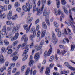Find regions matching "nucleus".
<instances>
[{
  "instance_id": "nucleus-18",
  "label": "nucleus",
  "mask_w": 75,
  "mask_h": 75,
  "mask_svg": "<svg viewBox=\"0 0 75 75\" xmlns=\"http://www.w3.org/2000/svg\"><path fill=\"white\" fill-rule=\"evenodd\" d=\"M28 25H25L23 26V28L26 30V33H28Z\"/></svg>"
},
{
  "instance_id": "nucleus-6",
  "label": "nucleus",
  "mask_w": 75,
  "mask_h": 75,
  "mask_svg": "<svg viewBox=\"0 0 75 75\" xmlns=\"http://www.w3.org/2000/svg\"><path fill=\"white\" fill-rule=\"evenodd\" d=\"M52 51V48L51 47L50 48L48 52L46 51L45 52L44 54V58H46L47 56H50V55H51V54Z\"/></svg>"
},
{
  "instance_id": "nucleus-17",
  "label": "nucleus",
  "mask_w": 75,
  "mask_h": 75,
  "mask_svg": "<svg viewBox=\"0 0 75 75\" xmlns=\"http://www.w3.org/2000/svg\"><path fill=\"white\" fill-rule=\"evenodd\" d=\"M4 62V57L3 55L1 54L0 56V64H3Z\"/></svg>"
},
{
  "instance_id": "nucleus-61",
  "label": "nucleus",
  "mask_w": 75,
  "mask_h": 75,
  "mask_svg": "<svg viewBox=\"0 0 75 75\" xmlns=\"http://www.w3.org/2000/svg\"><path fill=\"white\" fill-rule=\"evenodd\" d=\"M51 0H49L47 2V4L48 6H50L51 4Z\"/></svg>"
},
{
  "instance_id": "nucleus-13",
  "label": "nucleus",
  "mask_w": 75,
  "mask_h": 75,
  "mask_svg": "<svg viewBox=\"0 0 75 75\" xmlns=\"http://www.w3.org/2000/svg\"><path fill=\"white\" fill-rule=\"evenodd\" d=\"M50 12H47L46 9L44 10L43 12V16L45 17V18H49V14Z\"/></svg>"
},
{
  "instance_id": "nucleus-36",
  "label": "nucleus",
  "mask_w": 75,
  "mask_h": 75,
  "mask_svg": "<svg viewBox=\"0 0 75 75\" xmlns=\"http://www.w3.org/2000/svg\"><path fill=\"white\" fill-rule=\"evenodd\" d=\"M61 3H62V5H65L67 4V2H66V1L65 0H62V1H61Z\"/></svg>"
},
{
  "instance_id": "nucleus-20",
  "label": "nucleus",
  "mask_w": 75,
  "mask_h": 75,
  "mask_svg": "<svg viewBox=\"0 0 75 75\" xmlns=\"http://www.w3.org/2000/svg\"><path fill=\"white\" fill-rule=\"evenodd\" d=\"M56 3L57 4V7L58 8H59L60 7V4H61V2L59 0H56Z\"/></svg>"
},
{
  "instance_id": "nucleus-8",
  "label": "nucleus",
  "mask_w": 75,
  "mask_h": 75,
  "mask_svg": "<svg viewBox=\"0 0 75 75\" xmlns=\"http://www.w3.org/2000/svg\"><path fill=\"white\" fill-rule=\"evenodd\" d=\"M62 13V12L61 11V10H60L59 9H58V11H57V10L56 9H55L54 10V13L55 14L56 16H57V15H60Z\"/></svg>"
},
{
  "instance_id": "nucleus-49",
  "label": "nucleus",
  "mask_w": 75,
  "mask_h": 75,
  "mask_svg": "<svg viewBox=\"0 0 75 75\" xmlns=\"http://www.w3.org/2000/svg\"><path fill=\"white\" fill-rule=\"evenodd\" d=\"M8 36L11 38H12V37H13V35L12 34V33L11 32H10L8 33Z\"/></svg>"
},
{
  "instance_id": "nucleus-10",
  "label": "nucleus",
  "mask_w": 75,
  "mask_h": 75,
  "mask_svg": "<svg viewBox=\"0 0 75 75\" xmlns=\"http://www.w3.org/2000/svg\"><path fill=\"white\" fill-rule=\"evenodd\" d=\"M55 31L58 33V36L59 37H61V32L59 28L57 27L55 29Z\"/></svg>"
},
{
  "instance_id": "nucleus-28",
  "label": "nucleus",
  "mask_w": 75,
  "mask_h": 75,
  "mask_svg": "<svg viewBox=\"0 0 75 75\" xmlns=\"http://www.w3.org/2000/svg\"><path fill=\"white\" fill-rule=\"evenodd\" d=\"M41 48H42V46H38V45H36L35 47V49L37 50H41Z\"/></svg>"
},
{
  "instance_id": "nucleus-31",
  "label": "nucleus",
  "mask_w": 75,
  "mask_h": 75,
  "mask_svg": "<svg viewBox=\"0 0 75 75\" xmlns=\"http://www.w3.org/2000/svg\"><path fill=\"white\" fill-rule=\"evenodd\" d=\"M54 56L52 55L50 57L49 59V61L50 62H51L52 61H53V60H54Z\"/></svg>"
},
{
  "instance_id": "nucleus-41",
  "label": "nucleus",
  "mask_w": 75,
  "mask_h": 75,
  "mask_svg": "<svg viewBox=\"0 0 75 75\" xmlns=\"http://www.w3.org/2000/svg\"><path fill=\"white\" fill-rule=\"evenodd\" d=\"M33 7V5L32 4V3H30L29 6V9H31Z\"/></svg>"
},
{
  "instance_id": "nucleus-35",
  "label": "nucleus",
  "mask_w": 75,
  "mask_h": 75,
  "mask_svg": "<svg viewBox=\"0 0 75 75\" xmlns=\"http://www.w3.org/2000/svg\"><path fill=\"white\" fill-rule=\"evenodd\" d=\"M71 51H74V48H75V45H74V44L71 45Z\"/></svg>"
},
{
  "instance_id": "nucleus-22",
  "label": "nucleus",
  "mask_w": 75,
  "mask_h": 75,
  "mask_svg": "<svg viewBox=\"0 0 75 75\" xmlns=\"http://www.w3.org/2000/svg\"><path fill=\"white\" fill-rule=\"evenodd\" d=\"M0 18H1L2 20H4L6 18V14L5 13H0Z\"/></svg>"
},
{
  "instance_id": "nucleus-50",
  "label": "nucleus",
  "mask_w": 75,
  "mask_h": 75,
  "mask_svg": "<svg viewBox=\"0 0 75 75\" xmlns=\"http://www.w3.org/2000/svg\"><path fill=\"white\" fill-rule=\"evenodd\" d=\"M64 13H65L66 14H67V15H68V11L67 9L64 10Z\"/></svg>"
},
{
  "instance_id": "nucleus-30",
  "label": "nucleus",
  "mask_w": 75,
  "mask_h": 75,
  "mask_svg": "<svg viewBox=\"0 0 75 75\" xmlns=\"http://www.w3.org/2000/svg\"><path fill=\"white\" fill-rule=\"evenodd\" d=\"M46 33V30H45L43 31L42 32V33L41 35V37L42 38L45 36V35Z\"/></svg>"
},
{
  "instance_id": "nucleus-44",
  "label": "nucleus",
  "mask_w": 75,
  "mask_h": 75,
  "mask_svg": "<svg viewBox=\"0 0 75 75\" xmlns=\"http://www.w3.org/2000/svg\"><path fill=\"white\" fill-rule=\"evenodd\" d=\"M41 35V32L40 31H38L37 34V37H40Z\"/></svg>"
},
{
  "instance_id": "nucleus-55",
  "label": "nucleus",
  "mask_w": 75,
  "mask_h": 75,
  "mask_svg": "<svg viewBox=\"0 0 75 75\" xmlns=\"http://www.w3.org/2000/svg\"><path fill=\"white\" fill-rule=\"evenodd\" d=\"M0 37L1 38H3V37H4V34L1 33V32H0Z\"/></svg>"
},
{
  "instance_id": "nucleus-45",
  "label": "nucleus",
  "mask_w": 75,
  "mask_h": 75,
  "mask_svg": "<svg viewBox=\"0 0 75 75\" xmlns=\"http://www.w3.org/2000/svg\"><path fill=\"white\" fill-rule=\"evenodd\" d=\"M4 2L5 4H8L9 3V0H5Z\"/></svg>"
},
{
  "instance_id": "nucleus-48",
  "label": "nucleus",
  "mask_w": 75,
  "mask_h": 75,
  "mask_svg": "<svg viewBox=\"0 0 75 75\" xmlns=\"http://www.w3.org/2000/svg\"><path fill=\"white\" fill-rule=\"evenodd\" d=\"M10 67H14L15 66V63H12L10 64Z\"/></svg>"
},
{
  "instance_id": "nucleus-51",
  "label": "nucleus",
  "mask_w": 75,
  "mask_h": 75,
  "mask_svg": "<svg viewBox=\"0 0 75 75\" xmlns=\"http://www.w3.org/2000/svg\"><path fill=\"white\" fill-rule=\"evenodd\" d=\"M7 31H10L11 30L12 28H11L10 27H7Z\"/></svg>"
},
{
  "instance_id": "nucleus-56",
  "label": "nucleus",
  "mask_w": 75,
  "mask_h": 75,
  "mask_svg": "<svg viewBox=\"0 0 75 75\" xmlns=\"http://www.w3.org/2000/svg\"><path fill=\"white\" fill-rule=\"evenodd\" d=\"M6 26H4L2 29L3 32H5V31H6Z\"/></svg>"
},
{
  "instance_id": "nucleus-43",
  "label": "nucleus",
  "mask_w": 75,
  "mask_h": 75,
  "mask_svg": "<svg viewBox=\"0 0 75 75\" xmlns=\"http://www.w3.org/2000/svg\"><path fill=\"white\" fill-rule=\"evenodd\" d=\"M54 24L55 27H58V23L56 22H54Z\"/></svg>"
},
{
  "instance_id": "nucleus-64",
  "label": "nucleus",
  "mask_w": 75,
  "mask_h": 75,
  "mask_svg": "<svg viewBox=\"0 0 75 75\" xmlns=\"http://www.w3.org/2000/svg\"><path fill=\"white\" fill-rule=\"evenodd\" d=\"M33 47V43H31L30 44L29 47L30 48H32Z\"/></svg>"
},
{
  "instance_id": "nucleus-58",
  "label": "nucleus",
  "mask_w": 75,
  "mask_h": 75,
  "mask_svg": "<svg viewBox=\"0 0 75 75\" xmlns=\"http://www.w3.org/2000/svg\"><path fill=\"white\" fill-rule=\"evenodd\" d=\"M0 8H1V9L2 10V11H4V10H5V9H4V8L1 5H0Z\"/></svg>"
},
{
  "instance_id": "nucleus-29",
  "label": "nucleus",
  "mask_w": 75,
  "mask_h": 75,
  "mask_svg": "<svg viewBox=\"0 0 75 75\" xmlns=\"http://www.w3.org/2000/svg\"><path fill=\"white\" fill-rule=\"evenodd\" d=\"M50 72V69H49V67H47L46 68V71L45 72V73L46 74V75H50V74H49Z\"/></svg>"
},
{
  "instance_id": "nucleus-46",
  "label": "nucleus",
  "mask_w": 75,
  "mask_h": 75,
  "mask_svg": "<svg viewBox=\"0 0 75 75\" xmlns=\"http://www.w3.org/2000/svg\"><path fill=\"white\" fill-rule=\"evenodd\" d=\"M19 6V4L18 2H16L15 4V7H18Z\"/></svg>"
},
{
  "instance_id": "nucleus-25",
  "label": "nucleus",
  "mask_w": 75,
  "mask_h": 75,
  "mask_svg": "<svg viewBox=\"0 0 75 75\" xmlns=\"http://www.w3.org/2000/svg\"><path fill=\"white\" fill-rule=\"evenodd\" d=\"M4 42L5 45L7 46V45H9V42L8 41L7 39H5L4 40Z\"/></svg>"
},
{
  "instance_id": "nucleus-37",
  "label": "nucleus",
  "mask_w": 75,
  "mask_h": 75,
  "mask_svg": "<svg viewBox=\"0 0 75 75\" xmlns=\"http://www.w3.org/2000/svg\"><path fill=\"white\" fill-rule=\"evenodd\" d=\"M13 52V50L11 49H9V50L7 52V53L8 54H11Z\"/></svg>"
},
{
  "instance_id": "nucleus-4",
  "label": "nucleus",
  "mask_w": 75,
  "mask_h": 75,
  "mask_svg": "<svg viewBox=\"0 0 75 75\" xmlns=\"http://www.w3.org/2000/svg\"><path fill=\"white\" fill-rule=\"evenodd\" d=\"M52 35L53 38L52 42L54 44H56L58 42V40L57 38H56L55 34L54 31H52Z\"/></svg>"
},
{
  "instance_id": "nucleus-59",
  "label": "nucleus",
  "mask_w": 75,
  "mask_h": 75,
  "mask_svg": "<svg viewBox=\"0 0 75 75\" xmlns=\"http://www.w3.org/2000/svg\"><path fill=\"white\" fill-rule=\"evenodd\" d=\"M64 64L66 66H67L68 68V66H71L69 64V63L68 62H65L64 63Z\"/></svg>"
},
{
  "instance_id": "nucleus-26",
  "label": "nucleus",
  "mask_w": 75,
  "mask_h": 75,
  "mask_svg": "<svg viewBox=\"0 0 75 75\" xmlns=\"http://www.w3.org/2000/svg\"><path fill=\"white\" fill-rule=\"evenodd\" d=\"M66 41L67 42V43H68L69 42V40L67 38H64L63 40V44H65L66 43Z\"/></svg>"
},
{
  "instance_id": "nucleus-60",
  "label": "nucleus",
  "mask_w": 75,
  "mask_h": 75,
  "mask_svg": "<svg viewBox=\"0 0 75 75\" xmlns=\"http://www.w3.org/2000/svg\"><path fill=\"white\" fill-rule=\"evenodd\" d=\"M54 64H51L49 66V67L50 68H52V67H54Z\"/></svg>"
},
{
  "instance_id": "nucleus-19",
  "label": "nucleus",
  "mask_w": 75,
  "mask_h": 75,
  "mask_svg": "<svg viewBox=\"0 0 75 75\" xmlns=\"http://www.w3.org/2000/svg\"><path fill=\"white\" fill-rule=\"evenodd\" d=\"M69 29L68 28V27H67L66 29H64V34H66V35H68V32L69 31Z\"/></svg>"
},
{
  "instance_id": "nucleus-47",
  "label": "nucleus",
  "mask_w": 75,
  "mask_h": 75,
  "mask_svg": "<svg viewBox=\"0 0 75 75\" xmlns=\"http://www.w3.org/2000/svg\"><path fill=\"white\" fill-rule=\"evenodd\" d=\"M67 71H62L61 72V74H67Z\"/></svg>"
},
{
  "instance_id": "nucleus-63",
  "label": "nucleus",
  "mask_w": 75,
  "mask_h": 75,
  "mask_svg": "<svg viewBox=\"0 0 75 75\" xmlns=\"http://www.w3.org/2000/svg\"><path fill=\"white\" fill-rule=\"evenodd\" d=\"M20 74V71H17L15 73V74L14 75H19Z\"/></svg>"
},
{
  "instance_id": "nucleus-42",
  "label": "nucleus",
  "mask_w": 75,
  "mask_h": 75,
  "mask_svg": "<svg viewBox=\"0 0 75 75\" xmlns=\"http://www.w3.org/2000/svg\"><path fill=\"white\" fill-rule=\"evenodd\" d=\"M61 52L62 55H64L67 52V51H65V50H62Z\"/></svg>"
},
{
  "instance_id": "nucleus-9",
  "label": "nucleus",
  "mask_w": 75,
  "mask_h": 75,
  "mask_svg": "<svg viewBox=\"0 0 75 75\" xmlns=\"http://www.w3.org/2000/svg\"><path fill=\"white\" fill-rule=\"evenodd\" d=\"M32 59H33V56L32 55H31L29 59L30 62L29 63V66L30 67L33 66V65L34 62V60H32Z\"/></svg>"
},
{
  "instance_id": "nucleus-14",
  "label": "nucleus",
  "mask_w": 75,
  "mask_h": 75,
  "mask_svg": "<svg viewBox=\"0 0 75 75\" xmlns=\"http://www.w3.org/2000/svg\"><path fill=\"white\" fill-rule=\"evenodd\" d=\"M67 25L68 26H71L73 29V31L74 32V33H75V26L72 24V22L71 21H69L68 22Z\"/></svg>"
},
{
  "instance_id": "nucleus-21",
  "label": "nucleus",
  "mask_w": 75,
  "mask_h": 75,
  "mask_svg": "<svg viewBox=\"0 0 75 75\" xmlns=\"http://www.w3.org/2000/svg\"><path fill=\"white\" fill-rule=\"evenodd\" d=\"M6 25H12L13 26L14 24L12 23V22L10 21H8L6 22Z\"/></svg>"
},
{
  "instance_id": "nucleus-40",
  "label": "nucleus",
  "mask_w": 75,
  "mask_h": 75,
  "mask_svg": "<svg viewBox=\"0 0 75 75\" xmlns=\"http://www.w3.org/2000/svg\"><path fill=\"white\" fill-rule=\"evenodd\" d=\"M18 42V41H17V40L14 42L12 44L13 46H16V45H17Z\"/></svg>"
},
{
  "instance_id": "nucleus-3",
  "label": "nucleus",
  "mask_w": 75,
  "mask_h": 75,
  "mask_svg": "<svg viewBox=\"0 0 75 75\" xmlns=\"http://www.w3.org/2000/svg\"><path fill=\"white\" fill-rule=\"evenodd\" d=\"M24 40V42L26 43H24L22 45V47H25L27 45V42L28 41V37H27V35L25 34L24 35V36H23L21 38V41H22L23 40Z\"/></svg>"
},
{
  "instance_id": "nucleus-7",
  "label": "nucleus",
  "mask_w": 75,
  "mask_h": 75,
  "mask_svg": "<svg viewBox=\"0 0 75 75\" xmlns=\"http://www.w3.org/2000/svg\"><path fill=\"white\" fill-rule=\"evenodd\" d=\"M23 10L25 12H28V2L26 3V6L23 5L22 7Z\"/></svg>"
},
{
  "instance_id": "nucleus-52",
  "label": "nucleus",
  "mask_w": 75,
  "mask_h": 75,
  "mask_svg": "<svg viewBox=\"0 0 75 75\" xmlns=\"http://www.w3.org/2000/svg\"><path fill=\"white\" fill-rule=\"evenodd\" d=\"M16 10L19 13L20 12H21V8H18Z\"/></svg>"
},
{
  "instance_id": "nucleus-32",
  "label": "nucleus",
  "mask_w": 75,
  "mask_h": 75,
  "mask_svg": "<svg viewBox=\"0 0 75 75\" xmlns=\"http://www.w3.org/2000/svg\"><path fill=\"white\" fill-rule=\"evenodd\" d=\"M17 59H18V57L17 56H14L12 59V61H16L17 60Z\"/></svg>"
},
{
  "instance_id": "nucleus-15",
  "label": "nucleus",
  "mask_w": 75,
  "mask_h": 75,
  "mask_svg": "<svg viewBox=\"0 0 75 75\" xmlns=\"http://www.w3.org/2000/svg\"><path fill=\"white\" fill-rule=\"evenodd\" d=\"M37 0H33V4H34L35 6L33 7V12L34 13V11L35 10L36 11H37V10H38V8H36V6L35 4L36 3H35Z\"/></svg>"
},
{
  "instance_id": "nucleus-53",
  "label": "nucleus",
  "mask_w": 75,
  "mask_h": 75,
  "mask_svg": "<svg viewBox=\"0 0 75 75\" xmlns=\"http://www.w3.org/2000/svg\"><path fill=\"white\" fill-rule=\"evenodd\" d=\"M17 71V68H14L12 71V73H15L16 71Z\"/></svg>"
},
{
  "instance_id": "nucleus-57",
  "label": "nucleus",
  "mask_w": 75,
  "mask_h": 75,
  "mask_svg": "<svg viewBox=\"0 0 75 75\" xmlns=\"http://www.w3.org/2000/svg\"><path fill=\"white\" fill-rule=\"evenodd\" d=\"M39 21H40V20L39 19H37L35 23V24H37L39 23Z\"/></svg>"
},
{
  "instance_id": "nucleus-33",
  "label": "nucleus",
  "mask_w": 75,
  "mask_h": 75,
  "mask_svg": "<svg viewBox=\"0 0 75 75\" xmlns=\"http://www.w3.org/2000/svg\"><path fill=\"white\" fill-rule=\"evenodd\" d=\"M68 68H69V69H71V70H72L74 71H75V68L71 66H68Z\"/></svg>"
},
{
  "instance_id": "nucleus-62",
  "label": "nucleus",
  "mask_w": 75,
  "mask_h": 75,
  "mask_svg": "<svg viewBox=\"0 0 75 75\" xmlns=\"http://www.w3.org/2000/svg\"><path fill=\"white\" fill-rule=\"evenodd\" d=\"M61 16L63 18H65V14H64V13H62L61 14Z\"/></svg>"
},
{
  "instance_id": "nucleus-12",
  "label": "nucleus",
  "mask_w": 75,
  "mask_h": 75,
  "mask_svg": "<svg viewBox=\"0 0 75 75\" xmlns=\"http://www.w3.org/2000/svg\"><path fill=\"white\" fill-rule=\"evenodd\" d=\"M19 33H18L17 32L15 33V35L13 38H12L11 39L12 41H15V40H16L18 38V36H19Z\"/></svg>"
},
{
  "instance_id": "nucleus-1",
  "label": "nucleus",
  "mask_w": 75,
  "mask_h": 75,
  "mask_svg": "<svg viewBox=\"0 0 75 75\" xmlns=\"http://www.w3.org/2000/svg\"><path fill=\"white\" fill-rule=\"evenodd\" d=\"M28 51V45L26 46L25 50H24L22 55L23 56H24V57H23L22 59V61H25L27 59V58L28 57V54H27V52Z\"/></svg>"
},
{
  "instance_id": "nucleus-24",
  "label": "nucleus",
  "mask_w": 75,
  "mask_h": 75,
  "mask_svg": "<svg viewBox=\"0 0 75 75\" xmlns=\"http://www.w3.org/2000/svg\"><path fill=\"white\" fill-rule=\"evenodd\" d=\"M27 68V65H25L23 66L21 68V72H23L24 71V70Z\"/></svg>"
},
{
  "instance_id": "nucleus-27",
  "label": "nucleus",
  "mask_w": 75,
  "mask_h": 75,
  "mask_svg": "<svg viewBox=\"0 0 75 75\" xmlns=\"http://www.w3.org/2000/svg\"><path fill=\"white\" fill-rule=\"evenodd\" d=\"M42 27L44 28V29H47V26L45 22H43L42 23Z\"/></svg>"
},
{
  "instance_id": "nucleus-39",
  "label": "nucleus",
  "mask_w": 75,
  "mask_h": 75,
  "mask_svg": "<svg viewBox=\"0 0 75 75\" xmlns=\"http://www.w3.org/2000/svg\"><path fill=\"white\" fill-rule=\"evenodd\" d=\"M44 44V40H42L40 42V45L42 46Z\"/></svg>"
},
{
  "instance_id": "nucleus-16",
  "label": "nucleus",
  "mask_w": 75,
  "mask_h": 75,
  "mask_svg": "<svg viewBox=\"0 0 75 75\" xmlns=\"http://www.w3.org/2000/svg\"><path fill=\"white\" fill-rule=\"evenodd\" d=\"M18 28L14 26L12 29V33L13 34H14V33H16L17 31H18Z\"/></svg>"
},
{
  "instance_id": "nucleus-34",
  "label": "nucleus",
  "mask_w": 75,
  "mask_h": 75,
  "mask_svg": "<svg viewBox=\"0 0 75 75\" xmlns=\"http://www.w3.org/2000/svg\"><path fill=\"white\" fill-rule=\"evenodd\" d=\"M48 18H45L46 22L48 25L49 26H50V21H49V20L48 19Z\"/></svg>"
},
{
  "instance_id": "nucleus-23",
  "label": "nucleus",
  "mask_w": 75,
  "mask_h": 75,
  "mask_svg": "<svg viewBox=\"0 0 75 75\" xmlns=\"http://www.w3.org/2000/svg\"><path fill=\"white\" fill-rule=\"evenodd\" d=\"M69 13L70 14V15L69 16V18L71 20V21H72V20H73V18H72V17L71 15V14H72V11H71V9H69Z\"/></svg>"
},
{
  "instance_id": "nucleus-2",
  "label": "nucleus",
  "mask_w": 75,
  "mask_h": 75,
  "mask_svg": "<svg viewBox=\"0 0 75 75\" xmlns=\"http://www.w3.org/2000/svg\"><path fill=\"white\" fill-rule=\"evenodd\" d=\"M41 2L42 4V6L40 10V9H38L37 10V15H39V14L42 13V11H43L44 7V5L46 3V0H41Z\"/></svg>"
},
{
  "instance_id": "nucleus-38",
  "label": "nucleus",
  "mask_w": 75,
  "mask_h": 75,
  "mask_svg": "<svg viewBox=\"0 0 75 75\" xmlns=\"http://www.w3.org/2000/svg\"><path fill=\"white\" fill-rule=\"evenodd\" d=\"M68 34L69 35H72V33L71 32V29H69V32H68Z\"/></svg>"
},
{
  "instance_id": "nucleus-11",
  "label": "nucleus",
  "mask_w": 75,
  "mask_h": 75,
  "mask_svg": "<svg viewBox=\"0 0 75 75\" xmlns=\"http://www.w3.org/2000/svg\"><path fill=\"white\" fill-rule=\"evenodd\" d=\"M40 53H36L34 56V58L35 61H38L40 58Z\"/></svg>"
},
{
  "instance_id": "nucleus-5",
  "label": "nucleus",
  "mask_w": 75,
  "mask_h": 75,
  "mask_svg": "<svg viewBox=\"0 0 75 75\" xmlns=\"http://www.w3.org/2000/svg\"><path fill=\"white\" fill-rule=\"evenodd\" d=\"M31 33H33V35H30V38L31 39V41H33V38L35 37L36 36V30H35L34 28H33L31 30Z\"/></svg>"
},
{
  "instance_id": "nucleus-54",
  "label": "nucleus",
  "mask_w": 75,
  "mask_h": 75,
  "mask_svg": "<svg viewBox=\"0 0 75 75\" xmlns=\"http://www.w3.org/2000/svg\"><path fill=\"white\" fill-rule=\"evenodd\" d=\"M11 71V67H8V72H10Z\"/></svg>"
}]
</instances>
